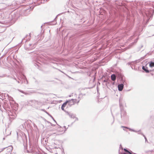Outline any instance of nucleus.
Wrapping results in <instances>:
<instances>
[{"instance_id": "obj_1", "label": "nucleus", "mask_w": 154, "mask_h": 154, "mask_svg": "<svg viewBox=\"0 0 154 154\" xmlns=\"http://www.w3.org/2000/svg\"><path fill=\"white\" fill-rule=\"evenodd\" d=\"M17 140L20 143L23 144L25 149L27 147V139L26 135L23 132H17Z\"/></svg>"}, {"instance_id": "obj_2", "label": "nucleus", "mask_w": 154, "mask_h": 154, "mask_svg": "<svg viewBox=\"0 0 154 154\" xmlns=\"http://www.w3.org/2000/svg\"><path fill=\"white\" fill-rule=\"evenodd\" d=\"M119 107L121 112V118L125 120L128 118V116L127 115L126 111L124 109L123 105L121 102L120 99H119Z\"/></svg>"}, {"instance_id": "obj_3", "label": "nucleus", "mask_w": 154, "mask_h": 154, "mask_svg": "<svg viewBox=\"0 0 154 154\" xmlns=\"http://www.w3.org/2000/svg\"><path fill=\"white\" fill-rule=\"evenodd\" d=\"M27 103V104L35 107H38L42 105V103L41 101L34 100H29Z\"/></svg>"}, {"instance_id": "obj_4", "label": "nucleus", "mask_w": 154, "mask_h": 154, "mask_svg": "<svg viewBox=\"0 0 154 154\" xmlns=\"http://www.w3.org/2000/svg\"><path fill=\"white\" fill-rule=\"evenodd\" d=\"M36 43L33 44L26 43L25 45V49L27 50H32L35 47Z\"/></svg>"}, {"instance_id": "obj_5", "label": "nucleus", "mask_w": 154, "mask_h": 154, "mask_svg": "<svg viewBox=\"0 0 154 154\" xmlns=\"http://www.w3.org/2000/svg\"><path fill=\"white\" fill-rule=\"evenodd\" d=\"M122 128H127V129H128L129 130V131H133L135 132H138V134H140L142 135L143 136H144V135L142 132H141V130H139L138 131H137L135 130H134V129H132L131 128H130L128 127H125V126H122L121 127Z\"/></svg>"}, {"instance_id": "obj_6", "label": "nucleus", "mask_w": 154, "mask_h": 154, "mask_svg": "<svg viewBox=\"0 0 154 154\" xmlns=\"http://www.w3.org/2000/svg\"><path fill=\"white\" fill-rule=\"evenodd\" d=\"M116 76L117 78L119 79H121V81H122L123 83H124L125 81L123 80V76L121 73L119 72H117L116 73Z\"/></svg>"}, {"instance_id": "obj_7", "label": "nucleus", "mask_w": 154, "mask_h": 154, "mask_svg": "<svg viewBox=\"0 0 154 154\" xmlns=\"http://www.w3.org/2000/svg\"><path fill=\"white\" fill-rule=\"evenodd\" d=\"M28 122V121H24V120H20V122L23 123V124H22V125L23 127L24 126L26 127V124L27 125H29V127H30L31 125H29V123Z\"/></svg>"}, {"instance_id": "obj_8", "label": "nucleus", "mask_w": 154, "mask_h": 154, "mask_svg": "<svg viewBox=\"0 0 154 154\" xmlns=\"http://www.w3.org/2000/svg\"><path fill=\"white\" fill-rule=\"evenodd\" d=\"M124 150L125 152L123 153V154H136L134 153H133L131 150L129 151L127 149L124 148Z\"/></svg>"}, {"instance_id": "obj_9", "label": "nucleus", "mask_w": 154, "mask_h": 154, "mask_svg": "<svg viewBox=\"0 0 154 154\" xmlns=\"http://www.w3.org/2000/svg\"><path fill=\"white\" fill-rule=\"evenodd\" d=\"M124 84L123 83L119 84L118 85V88L119 91H122L124 88Z\"/></svg>"}, {"instance_id": "obj_10", "label": "nucleus", "mask_w": 154, "mask_h": 154, "mask_svg": "<svg viewBox=\"0 0 154 154\" xmlns=\"http://www.w3.org/2000/svg\"><path fill=\"white\" fill-rule=\"evenodd\" d=\"M67 115H68L70 118H75V115L74 114H73L72 113L70 112H66Z\"/></svg>"}, {"instance_id": "obj_11", "label": "nucleus", "mask_w": 154, "mask_h": 154, "mask_svg": "<svg viewBox=\"0 0 154 154\" xmlns=\"http://www.w3.org/2000/svg\"><path fill=\"white\" fill-rule=\"evenodd\" d=\"M67 103H68V107H70L74 105V103L73 102L71 101V100H69L68 102H67Z\"/></svg>"}, {"instance_id": "obj_12", "label": "nucleus", "mask_w": 154, "mask_h": 154, "mask_svg": "<svg viewBox=\"0 0 154 154\" xmlns=\"http://www.w3.org/2000/svg\"><path fill=\"white\" fill-rule=\"evenodd\" d=\"M142 68L146 73H149L150 72L149 70L148 69L147 67L146 66H143Z\"/></svg>"}, {"instance_id": "obj_13", "label": "nucleus", "mask_w": 154, "mask_h": 154, "mask_svg": "<svg viewBox=\"0 0 154 154\" xmlns=\"http://www.w3.org/2000/svg\"><path fill=\"white\" fill-rule=\"evenodd\" d=\"M116 75L115 74H112L111 76V80L113 81H115L116 79Z\"/></svg>"}, {"instance_id": "obj_14", "label": "nucleus", "mask_w": 154, "mask_h": 154, "mask_svg": "<svg viewBox=\"0 0 154 154\" xmlns=\"http://www.w3.org/2000/svg\"><path fill=\"white\" fill-rule=\"evenodd\" d=\"M149 66L151 67H154V62L152 61L150 62L149 63Z\"/></svg>"}, {"instance_id": "obj_15", "label": "nucleus", "mask_w": 154, "mask_h": 154, "mask_svg": "<svg viewBox=\"0 0 154 154\" xmlns=\"http://www.w3.org/2000/svg\"><path fill=\"white\" fill-rule=\"evenodd\" d=\"M22 78L24 80V82H25V83H26H26L27 84H28V82L26 77L24 75H23Z\"/></svg>"}, {"instance_id": "obj_16", "label": "nucleus", "mask_w": 154, "mask_h": 154, "mask_svg": "<svg viewBox=\"0 0 154 154\" xmlns=\"http://www.w3.org/2000/svg\"><path fill=\"white\" fill-rule=\"evenodd\" d=\"M45 112L50 117H51V118L53 119V120H54V121L56 123H57L56 121L55 120L54 118L53 117V116L50 114L47 111H45Z\"/></svg>"}, {"instance_id": "obj_17", "label": "nucleus", "mask_w": 154, "mask_h": 154, "mask_svg": "<svg viewBox=\"0 0 154 154\" xmlns=\"http://www.w3.org/2000/svg\"><path fill=\"white\" fill-rule=\"evenodd\" d=\"M35 92L33 90L28 91L27 92H26V93L28 94L27 95H30L34 93Z\"/></svg>"}, {"instance_id": "obj_18", "label": "nucleus", "mask_w": 154, "mask_h": 154, "mask_svg": "<svg viewBox=\"0 0 154 154\" xmlns=\"http://www.w3.org/2000/svg\"><path fill=\"white\" fill-rule=\"evenodd\" d=\"M18 91H19L20 92H21V93L24 94L25 95H27L28 94V93H26V92H24L23 91L20 90L18 89Z\"/></svg>"}, {"instance_id": "obj_19", "label": "nucleus", "mask_w": 154, "mask_h": 154, "mask_svg": "<svg viewBox=\"0 0 154 154\" xmlns=\"http://www.w3.org/2000/svg\"><path fill=\"white\" fill-rule=\"evenodd\" d=\"M69 100L66 101V102H64L62 105V106L63 107H65L66 106V105L67 103V102H68Z\"/></svg>"}, {"instance_id": "obj_20", "label": "nucleus", "mask_w": 154, "mask_h": 154, "mask_svg": "<svg viewBox=\"0 0 154 154\" xmlns=\"http://www.w3.org/2000/svg\"><path fill=\"white\" fill-rule=\"evenodd\" d=\"M71 101H72V102H74V104L76 102H77L78 101V100L76 99H71Z\"/></svg>"}, {"instance_id": "obj_21", "label": "nucleus", "mask_w": 154, "mask_h": 154, "mask_svg": "<svg viewBox=\"0 0 154 154\" xmlns=\"http://www.w3.org/2000/svg\"><path fill=\"white\" fill-rule=\"evenodd\" d=\"M111 82V81L110 80H109V79H108V82H106V85L107 87V85L109 84Z\"/></svg>"}, {"instance_id": "obj_22", "label": "nucleus", "mask_w": 154, "mask_h": 154, "mask_svg": "<svg viewBox=\"0 0 154 154\" xmlns=\"http://www.w3.org/2000/svg\"><path fill=\"white\" fill-rule=\"evenodd\" d=\"M80 97H81V96H80L79 95V96H78V99H77V100H78V101L77 102V103H78L79 102L81 99V98H80Z\"/></svg>"}, {"instance_id": "obj_23", "label": "nucleus", "mask_w": 154, "mask_h": 154, "mask_svg": "<svg viewBox=\"0 0 154 154\" xmlns=\"http://www.w3.org/2000/svg\"><path fill=\"white\" fill-rule=\"evenodd\" d=\"M108 79H107L104 80L103 82H106H106H108Z\"/></svg>"}, {"instance_id": "obj_24", "label": "nucleus", "mask_w": 154, "mask_h": 154, "mask_svg": "<svg viewBox=\"0 0 154 154\" xmlns=\"http://www.w3.org/2000/svg\"><path fill=\"white\" fill-rule=\"evenodd\" d=\"M75 121L73 122L72 123V124L76 121L78 120V118L77 117H75Z\"/></svg>"}, {"instance_id": "obj_25", "label": "nucleus", "mask_w": 154, "mask_h": 154, "mask_svg": "<svg viewBox=\"0 0 154 154\" xmlns=\"http://www.w3.org/2000/svg\"><path fill=\"white\" fill-rule=\"evenodd\" d=\"M143 137H144V139H145V142H147V143H148V141L146 136L144 135V136Z\"/></svg>"}, {"instance_id": "obj_26", "label": "nucleus", "mask_w": 154, "mask_h": 154, "mask_svg": "<svg viewBox=\"0 0 154 154\" xmlns=\"http://www.w3.org/2000/svg\"><path fill=\"white\" fill-rule=\"evenodd\" d=\"M5 76V75L4 74H2L1 75H0V77L1 78H3Z\"/></svg>"}, {"instance_id": "obj_27", "label": "nucleus", "mask_w": 154, "mask_h": 154, "mask_svg": "<svg viewBox=\"0 0 154 154\" xmlns=\"http://www.w3.org/2000/svg\"><path fill=\"white\" fill-rule=\"evenodd\" d=\"M132 62H128L127 64L128 65H132Z\"/></svg>"}, {"instance_id": "obj_28", "label": "nucleus", "mask_w": 154, "mask_h": 154, "mask_svg": "<svg viewBox=\"0 0 154 154\" xmlns=\"http://www.w3.org/2000/svg\"><path fill=\"white\" fill-rule=\"evenodd\" d=\"M64 107H63V106H61V109H62V110L64 111H65V110H64Z\"/></svg>"}, {"instance_id": "obj_29", "label": "nucleus", "mask_w": 154, "mask_h": 154, "mask_svg": "<svg viewBox=\"0 0 154 154\" xmlns=\"http://www.w3.org/2000/svg\"><path fill=\"white\" fill-rule=\"evenodd\" d=\"M79 95L80 96H83V95L85 96V94H82V93H81V94H79Z\"/></svg>"}, {"instance_id": "obj_30", "label": "nucleus", "mask_w": 154, "mask_h": 154, "mask_svg": "<svg viewBox=\"0 0 154 154\" xmlns=\"http://www.w3.org/2000/svg\"><path fill=\"white\" fill-rule=\"evenodd\" d=\"M120 148H121L122 149H123V147H122V146L121 144L120 145Z\"/></svg>"}, {"instance_id": "obj_31", "label": "nucleus", "mask_w": 154, "mask_h": 154, "mask_svg": "<svg viewBox=\"0 0 154 154\" xmlns=\"http://www.w3.org/2000/svg\"><path fill=\"white\" fill-rule=\"evenodd\" d=\"M72 94H73L72 95V96H77V95L76 94H73V93Z\"/></svg>"}, {"instance_id": "obj_32", "label": "nucleus", "mask_w": 154, "mask_h": 154, "mask_svg": "<svg viewBox=\"0 0 154 154\" xmlns=\"http://www.w3.org/2000/svg\"><path fill=\"white\" fill-rule=\"evenodd\" d=\"M42 110H43V111H44V112H45V111H46L45 109H42Z\"/></svg>"}, {"instance_id": "obj_33", "label": "nucleus", "mask_w": 154, "mask_h": 154, "mask_svg": "<svg viewBox=\"0 0 154 154\" xmlns=\"http://www.w3.org/2000/svg\"><path fill=\"white\" fill-rule=\"evenodd\" d=\"M28 8L29 10V9L31 8V7L30 6Z\"/></svg>"}, {"instance_id": "obj_34", "label": "nucleus", "mask_w": 154, "mask_h": 154, "mask_svg": "<svg viewBox=\"0 0 154 154\" xmlns=\"http://www.w3.org/2000/svg\"><path fill=\"white\" fill-rule=\"evenodd\" d=\"M151 11L153 12V13L154 12V11L153 10L151 9Z\"/></svg>"}, {"instance_id": "obj_35", "label": "nucleus", "mask_w": 154, "mask_h": 154, "mask_svg": "<svg viewBox=\"0 0 154 154\" xmlns=\"http://www.w3.org/2000/svg\"><path fill=\"white\" fill-rule=\"evenodd\" d=\"M24 39V38H23V39L22 40V42H23V40Z\"/></svg>"}, {"instance_id": "obj_36", "label": "nucleus", "mask_w": 154, "mask_h": 154, "mask_svg": "<svg viewBox=\"0 0 154 154\" xmlns=\"http://www.w3.org/2000/svg\"><path fill=\"white\" fill-rule=\"evenodd\" d=\"M62 154H65V153H64V152H62Z\"/></svg>"}, {"instance_id": "obj_37", "label": "nucleus", "mask_w": 154, "mask_h": 154, "mask_svg": "<svg viewBox=\"0 0 154 154\" xmlns=\"http://www.w3.org/2000/svg\"><path fill=\"white\" fill-rule=\"evenodd\" d=\"M17 82H18V83H20V81H17Z\"/></svg>"}, {"instance_id": "obj_38", "label": "nucleus", "mask_w": 154, "mask_h": 154, "mask_svg": "<svg viewBox=\"0 0 154 154\" xmlns=\"http://www.w3.org/2000/svg\"><path fill=\"white\" fill-rule=\"evenodd\" d=\"M153 14H151V17L152 16H153Z\"/></svg>"}, {"instance_id": "obj_39", "label": "nucleus", "mask_w": 154, "mask_h": 154, "mask_svg": "<svg viewBox=\"0 0 154 154\" xmlns=\"http://www.w3.org/2000/svg\"><path fill=\"white\" fill-rule=\"evenodd\" d=\"M137 41V39H136L135 40V41L136 42Z\"/></svg>"}, {"instance_id": "obj_40", "label": "nucleus", "mask_w": 154, "mask_h": 154, "mask_svg": "<svg viewBox=\"0 0 154 154\" xmlns=\"http://www.w3.org/2000/svg\"><path fill=\"white\" fill-rule=\"evenodd\" d=\"M32 53H33V54H34L35 53L34 52H32Z\"/></svg>"}, {"instance_id": "obj_41", "label": "nucleus", "mask_w": 154, "mask_h": 154, "mask_svg": "<svg viewBox=\"0 0 154 154\" xmlns=\"http://www.w3.org/2000/svg\"><path fill=\"white\" fill-rule=\"evenodd\" d=\"M14 79L15 80H16V79L15 78Z\"/></svg>"}, {"instance_id": "obj_42", "label": "nucleus", "mask_w": 154, "mask_h": 154, "mask_svg": "<svg viewBox=\"0 0 154 154\" xmlns=\"http://www.w3.org/2000/svg\"><path fill=\"white\" fill-rule=\"evenodd\" d=\"M51 125H52V126H54V125H52V124H51Z\"/></svg>"}, {"instance_id": "obj_43", "label": "nucleus", "mask_w": 154, "mask_h": 154, "mask_svg": "<svg viewBox=\"0 0 154 154\" xmlns=\"http://www.w3.org/2000/svg\"><path fill=\"white\" fill-rule=\"evenodd\" d=\"M28 9H27L26 10V11H28Z\"/></svg>"}, {"instance_id": "obj_44", "label": "nucleus", "mask_w": 154, "mask_h": 154, "mask_svg": "<svg viewBox=\"0 0 154 154\" xmlns=\"http://www.w3.org/2000/svg\"><path fill=\"white\" fill-rule=\"evenodd\" d=\"M11 147H12V149H13V147L12 146H11Z\"/></svg>"}, {"instance_id": "obj_45", "label": "nucleus", "mask_w": 154, "mask_h": 154, "mask_svg": "<svg viewBox=\"0 0 154 154\" xmlns=\"http://www.w3.org/2000/svg\"><path fill=\"white\" fill-rule=\"evenodd\" d=\"M103 77H104V76H103ZM103 78V76L102 77V78Z\"/></svg>"}, {"instance_id": "obj_46", "label": "nucleus", "mask_w": 154, "mask_h": 154, "mask_svg": "<svg viewBox=\"0 0 154 154\" xmlns=\"http://www.w3.org/2000/svg\"><path fill=\"white\" fill-rule=\"evenodd\" d=\"M123 130H125L124 128H123Z\"/></svg>"}, {"instance_id": "obj_47", "label": "nucleus", "mask_w": 154, "mask_h": 154, "mask_svg": "<svg viewBox=\"0 0 154 154\" xmlns=\"http://www.w3.org/2000/svg\"><path fill=\"white\" fill-rule=\"evenodd\" d=\"M27 152H29L28 150H27Z\"/></svg>"}]
</instances>
